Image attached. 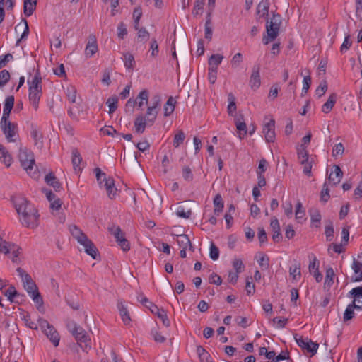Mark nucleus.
I'll list each match as a JSON object with an SVG mask.
<instances>
[{
	"label": "nucleus",
	"instance_id": "1",
	"mask_svg": "<svg viewBox=\"0 0 362 362\" xmlns=\"http://www.w3.org/2000/svg\"><path fill=\"white\" fill-rule=\"evenodd\" d=\"M11 201L20 216L19 221L22 225L27 228H36L38 226L40 215L34 205L19 194L13 196Z\"/></svg>",
	"mask_w": 362,
	"mask_h": 362
},
{
	"label": "nucleus",
	"instance_id": "2",
	"mask_svg": "<svg viewBox=\"0 0 362 362\" xmlns=\"http://www.w3.org/2000/svg\"><path fill=\"white\" fill-rule=\"evenodd\" d=\"M161 107V97L156 94L153 96L151 104L148 106L145 115H138L134 120L135 132L142 134L147 126H152L157 118Z\"/></svg>",
	"mask_w": 362,
	"mask_h": 362
},
{
	"label": "nucleus",
	"instance_id": "3",
	"mask_svg": "<svg viewBox=\"0 0 362 362\" xmlns=\"http://www.w3.org/2000/svg\"><path fill=\"white\" fill-rule=\"evenodd\" d=\"M16 272L21 278L24 288L28 293L33 302L37 305V308L39 310L43 305V299L38 291L35 283L32 279L30 275L21 267H18Z\"/></svg>",
	"mask_w": 362,
	"mask_h": 362
},
{
	"label": "nucleus",
	"instance_id": "4",
	"mask_svg": "<svg viewBox=\"0 0 362 362\" xmlns=\"http://www.w3.org/2000/svg\"><path fill=\"white\" fill-rule=\"evenodd\" d=\"M18 158L21 166L26 170L28 174L34 179H37L39 177V172L36 169L34 170L35 163L33 152L25 148H21Z\"/></svg>",
	"mask_w": 362,
	"mask_h": 362
},
{
	"label": "nucleus",
	"instance_id": "5",
	"mask_svg": "<svg viewBox=\"0 0 362 362\" xmlns=\"http://www.w3.org/2000/svg\"><path fill=\"white\" fill-rule=\"evenodd\" d=\"M67 327L83 351L87 352L90 349V344L86 332L74 321L69 322Z\"/></svg>",
	"mask_w": 362,
	"mask_h": 362
},
{
	"label": "nucleus",
	"instance_id": "6",
	"mask_svg": "<svg viewBox=\"0 0 362 362\" xmlns=\"http://www.w3.org/2000/svg\"><path fill=\"white\" fill-rule=\"evenodd\" d=\"M281 24V17L279 14L274 13L270 21H267L266 30L267 37H264L262 39L264 45H267L269 42L276 38L279 35Z\"/></svg>",
	"mask_w": 362,
	"mask_h": 362
},
{
	"label": "nucleus",
	"instance_id": "7",
	"mask_svg": "<svg viewBox=\"0 0 362 362\" xmlns=\"http://www.w3.org/2000/svg\"><path fill=\"white\" fill-rule=\"evenodd\" d=\"M108 230L115 237L118 245L124 252H127L130 250V243L126 239L125 233L122 232L119 226L112 225L108 227Z\"/></svg>",
	"mask_w": 362,
	"mask_h": 362
},
{
	"label": "nucleus",
	"instance_id": "8",
	"mask_svg": "<svg viewBox=\"0 0 362 362\" xmlns=\"http://www.w3.org/2000/svg\"><path fill=\"white\" fill-rule=\"evenodd\" d=\"M39 325L54 346H57L59 343L60 337L54 327L47 320L41 318L39 319Z\"/></svg>",
	"mask_w": 362,
	"mask_h": 362
},
{
	"label": "nucleus",
	"instance_id": "9",
	"mask_svg": "<svg viewBox=\"0 0 362 362\" xmlns=\"http://www.w3.org/2000/svg\"><path fill=\"white\" fill-rule=\"evenodd\" d=\"M294 339L297 344L303 350H306L308 352L311 354V356H314L318 349L319 344L316 342L312 341V340L308 337L303 338L299 337L297 334L294 335Z\"/></svg>",
	"mask_w": 362,
	"mask_h": 362
},
{
	"label": "nucleus",
	"instance_id": "10",
	"mask_svg": "<svg viewBox=\"0 0 362 362\" xmlns=\"http://www.w3.org/2000/svg\"><path fill=\"white\" fill-rule=\"evenodd\" d=\"M0 126L8 141H15L13 136H15L16 133V129L17 128V125L15 123L10 122L8 119H6L4 121V119H1Z\"/></svg>",
	"mask_w": 362,
	"mask_h": 362
},
{
	"label": "nucleus",
	"instance_id": "11",
	"mask_svg": "<svg viewBox=\"0 0 362 362\" xmlns=\"http://www.w3.org/2000/svg\"><path fill=\"white\" fill-rule=\"evenodd\" d=\"M260 65L259 64H256L252 66V74L250 77L249 83L250 88L255 90H257L261 85V78H260Z\"/></svg>",
	"mask_w": 362,
	"mask_h": 362
},
{
	"label": "nucleus",
	"instance_id": "12",
	"mask_svg": "<svg viewBox=\"0 0 362 362\" xmlns=\"http://www.w3.org/2000/svg\"><path fill=\"white\" fill-rule=\"evenodd\" d=\"M347 296L354 298L352 303H355L356 310H362V286L354 288L349 292Z\"/></svg>",
	"mask_w": 362,
	"mask_h": 362
},
{
	"label": "nucleus",
	"instance_id": "13",
	"mask_svg": "<svg viewBox=\"0 0 362 362\" xmlns=\"http://www.w3.org/2000/svg\"><path fill=\"white\" fill-rule=\"evenodd\" d=\"M263 133L267 142H274L275 140V121L272 119L263 127Z\"/></svg>",
	"mask_w": 362,
	"mask_h": 362
},
{
	"label": "nucleus",
	"instance_id": "14",
	"mask_svg": "<svg viewBox=\"0 0 362 362\" xmlns=\"http://www.w3.org/2000/svg\"><path fill=\"white\" fill-rule=\"evenodd\" d=\"M28 83L29 85V91H42V76L39 70H36L31 80H28Z\"/></svg>",
	"mask_w": 362,
	"mask_h": 362
},
{
	"label": "nucleus",
	"instance_id": "15",
	"mask_svg": "<svg viewBox=\"0 0 362 362\" xmlns=\"http://www.w3.org/2000/svg\"><path fill=\"white\" fill-rule=\"evenodd\" d=\"M270 226L272 232V239L275 243H279L282 240V235L280 232V225L279 220L273 217L271 220Z\"/></svg>",
	"mask_w": 362,
	"mask_h": 362
},
{
	"label": "nucleus",
	"instance_id": "16",
	"mask_svg": "<svg viewBox=\"0 0 362 362\" xmlns=\"http://www.w3.org/2000/svg\"><path fill=\"white\" fill-rule=\"evenodd\" d=\"M85 248V252L90 255L93 259H96L98 254V250L95 246L93 243L88 238L84 240L83 244H81Z\"/></svg>",
	"mask_w": 362,
	"mask_h": 362
},
{
	"label": "nucleus",
	"instance_id": "17",
	"mask_svg": "<svg viewBox=\"0 0 362 362\" xmlns=\"http://www.w3.org/2000/svg\"><path fill=\"white\" fill-rule=\"evenodd\" d=\"M14 105V97L13 95L8 96L4 103V107L3 110V115L1 119L6 120L9 118L11 112Z\"/></svg>",
	"mask_w": 362,
	"mask_h": 362
},
{
	"label": "nucleus",
	"instance_id": "18",
	"mask_svg": "<svg viewBox=\"0 0 362 362\" xmlns=\"http://www.w3.org/2000/svg\"><path fill=\"white\" fill-rule=\"evenodd\" d=\"M343 177V172L340 167L338 165L334 166V170H332L329 175V181L332 183L333 185H338Z\"/></svg>",
	"mask_w": 362,
	"mask_h": 362
},
{
	"label": "nucleus",
	"instance_id": "19",
	"mask_svg": "<svg viewBox=\"0 0 362 362\" xmlns=\"http://www.w3.org/2000/svg\"><path fill=\"white\" fill-rule=\"evenodd\" d=\"M69 230L72 236L76 239L80 244H83L84 240L88 238V236L76 225H71L69 226Z\"/></svg>",
	"mask_w": 362,
	"mask_h": 362
},
{
	"label": "nucleus",
	"instance_id": "20",
	"mask_svg": "<svg viewBox=\"0 0 362 362\" xmlns=\"http://www.w3.org/2000/svg\"><path fill=\"white\" fill-rule=\"evenodd\" d=\"M235 124L240 134L239 137L242 139L247 132V126L243 115H239L235 118Z\"/></svg>",
	"mask_w": 362,
	"mask_h": 362
},
{
	"label": "nucleus",
	"instance_id": "21",
	"mask_svg": "<svg viewBox=\"0 0 362 362\" xmlns=\"http://www.w3.org/2000/svg\"><path fill=\"white\" fill-rule=\"evenodd\" d=\"M104 187L106 189L108 197L111 199H115L117 189L115 187V180L112 177H108L107 180L104 184Z\"/></svg>",
	"mask_w": 362,
	"mask_h": 362
},
{
	"label": "nucleus",
	"instance_id": "22",
	"mask_svg": "<svg viewBox=\"0 0 362 362\" xmlns=\"http://www.w3.org/2000/svg\"><path fill=\"white\" fill-rule=\"evenodd\" d=\"M30 129V136L35 141V145L38 148H41L43 144L42 134L40 133L37 126L34 124H31Z\"/></svg>",
	"mask_w": 362,
	"mask_h": 362
},
{
	"label": "nucleus",
	"instance_id": "23",
	"mask_svg": "<svg viewBox=\"0 0 362 362\" xmlns=\"http://www.w3.org/2000/svg\"><path fill=\"white\" fill-rule=\"evenodd\" d=\"M117 308L123 322L126 325H129L131 322V318L127 308L125 306L122 301H118Z\"/></svg>",
	"mask_w": 362,
	"mask_h": 362
},
{
	"label": "nucleus",
	"instance_id": "24",
	"mask_svg": "<svg viewBox=\"0 0 362 362\" xmlns=\"http://www.w3.org/2000/svg\"><path fill=\"white\" fill-rule=\"evenodd\" d=\"M37 0H23V13L25 16H30L36 9Z\"/></svg>",
	"mask_w": 362,
	"mask_h": 362
},
{
	"label": "nucleus",
	"instance_id": "25",
	"mask_svg": "<svg viewBox=\"0 0 362 362\" xmlns=\"http://www.w3.org/2000/svg\"><path fill=\"white\" fill-rule=\"evenodd\" d=\"M98 51V45L95 40V37L93 36L90 38V40L88 42L86 48H85V54L87 57H91L95 54Z\"/></svg>",
	"mask_w": 362,
	"mask_h": 362
},
{
	"label": "nucleus",
	"instance_id": "26",
	"mask_svg": "<svg viewBox=\"0 0 362 362\" xmlns=\"http://www.w3.org/2000/svg\"><path fill=\"white\" fill-rule=\"evenodd\" d=\"M45 180L46 183L48 185L52 187L55 189V191H59L62 189V185L59 183L57 178L53 173L51 172L48 173L45 176Z\"/></svg>",
	"mask_w": 362,
	"mask_h": 362
},
{
	"label": "nucleus",
	"instance_id": "27",
	"mask_svg": "<svg viewBox=\"0 0 362 362\" xmlns=\"http://www.w3.org/2000/svg\"><path fill=\"white\" fill-rule=\"evenodd\" d=\"M334 272L332 267L326 269L325 279L324 282V290L329 291L334 283Z\"/></svg>",
	"mask_w": 362,
	"mask_h": 362
},
{
	"label": "nucleus",
	"instance_id": "28",
	"mask_svg": "<svg viewBox=\"0 0 362 362\" xmlns=\"http://www.w3.org/2000/svg\"><path fill=\"white\" fill-rule=\"evenodd\" d=\"M148 98H149V92L146 89H144L137 95L136 98L135 99L137 100V105L139 109H142L144 104L148 105Z\"/></svg>",
	"mask_w": 362,
	"mask_h": 362
},
{
	"label": "nucleus",
	"instance_id": "29",
	"mask_svg": "<svg viewBox=\"0 0 362 362\" xmlns=\"http://www.w3.org/2000/svg\"><path fill=\"white\" fill-rule=\"evenodd\" d=\"M42 91H29V100L35 110H37L38 109L39 101L40 100V98L42 97Z\"/></svg>",
	"mask_w": 362,
	"mask_h": 362
},
{
	"label": "nucleus",
	"instance_id": "30",
	"mask_svg": "<svg viewBox=\"0 0 362 362\" xmlns=\"http://www.w3.org/2000/svg\"><path fill=\"white\" fill-rule=\"evenodd\" d=\"M42 91H29V100L35 110H37L38 109L39 101L40 100V98L42 97Z\"/></svg>",
	"mask_w": 362,
	"mask_h": 362
},
{
	"label": "nucleus",
	"instance_id": "31",
	"mask_svg": "<svg viewBox=\"0 0 362 362\" xmlns=\"http://www.w3.org/2000/svg\"><path fill=\"white\" fill-rule=\"evenodd\" d=\"M269 3L267 0L259 2L257 8V14L259 17H267L269 15Z\"/></svg>",
	"mask_w": 362,
	"mask_h": 362
},
{
	"label": "nucleus",
	"instance_id": "32",
	"mask_svg": "<svg viewBox=\"0 0 362 362\" xmlns=\"http://www.w3.org/2000/svg\"><path fill=\"white\" fill-rule=\"evenodd\" d=\"M337 97L336 93H332L329 96L328 100L322 107V111L323 112L329 113L332 110L334 104L336 103Z\"/></svg>",
	"mask_w": 362,
	"mask_h": 362
},
{
	"label": "nucleus",
	"instance_id": "33",
	"mask_svg": "<svg viewBox=\"0 0 362 362\" xmlns=\"http://www.w3.org/2000/svg\"><path fill=\"white\" fill-rule=\"evenodd\" d=\"M310 215L312 227L319 228L322 218L320 211L317 209L310 210Z\"/></svg>",
	"mask_w": 362,
	"mask_h": 362
},
{
	"label": "nucleus",
	"instance_id": "34",
	"mask_svg": "<svg viewBox=\"0 0 362 362\" xmlns=\"http://www.w3.org/2000/svg\"><path fill=\"white\" fill-rule=\"evenodd\" d=\"M354 309H356L354 303H351L347 305L343 316V320L344 322H346L354 317Z\"/></svg>",
	"mask_w": 362,
	"mask_h": 362
},
{
	"label": "nucleus",
	"instance_id": "35",
	"mask_svg": "<svg viewBox=\"0 0 362 362\" xmlns=\"http://www.w3.org/2000/svg\"><path fill=\"white\" fill-rule=\"evenodd\" d=\"M204 31H205V35H204L205 38L206 40H208L209 41H210L212 38V34H213V30H212V27H211V12H208V13H207L206 20L205 26H204Z\"/></svg>",
	"mask_w": 362,
	"mask_h": 362
},
{
	"label": "nucleus",
	"instance_id": "36",
	"mask_svg": "<svg viewBox=\"0 0 362 362\" xmlns=\"http://www.w3.org/2000/svg\"><path fill=\"white\" fill-rule=\"evenodd\" d=\"M123 57L124 59V66L127 69L132 71L136 65L134 56L132 54L127 52L123 54Z\"/></svg>",
	"mask_w": 362,
	"mask_h": 362
},
{
	"label": "nucleus",
	"instance_id": "37",
	"mask_svg": "<svg viewBox=\"0 0 362 362\" xmlns=\"http://www.w3.org/2000/svg\"><path fill=\"white\" fill-rule=\"evenodd\" d=\"M214 212L218 216L223 211L224 206L223 201L220 194H217L214 198Z\"/></svg>",
	"mask_w": 362,
	"mask_h": 362
},
{
	"label": "nucleus",
	"instance_id": "38",
	"mask_svg": "<svg viewBox=\"0 0 362 362\" xmlns=\"http://www.w3.org/2000/svg\"><path fill=\"white\" fill-rule=\"evenodd\" d=\"M0 159L7 167L11 165L12 158L5 147L1 144H0Z\"/></svg>",
	"mask_w": 362,
	"mask_h": 362
},
{
	"label": "nucleus",
	"instance_id": "39",
	"mask_svg": "<svg viewBox=\"0 0 362 362\" xmlns=\"http://www.w3.org/2000/svg\"><path fill=\"white\" fill-rule=\"evenodd\" d=\"M71 153H72L71 161H72L74 169L76 171L80 170H81L80 164L82 161V158L81 156V154L77 149H74L72 151Z\"/></svg>",
	"mask_w": 362,
	"mask_h": 362
},
{
	"label": "nucleus",
	"instance_id": "40",
	"mask_svg": "<svg viewBox=\"0 0 362 362\" xmlns=\"http://www.w3.org/2000/svg\"><path fill=\"white\" fill-rule=\"evenodd\" d=\"M175 101L173 97H170L164 105V116H170L175 110Z\"/></svg>",
	"mask_w": 362,
	"mask_h": 362
},
{
	"label": "nucleus",
	"instance_id": "41",
	"mask_svg": "<svg viewBox=\"0 0 362 362\" xmlns=\"http://www.w3.org/2000/svg\"><path fill=\"white\" fill-rule=\"evenodd\" d=\"M295 215L296 219L298 222H301L305 219V211L303 207L302 203L300 201H298L296 204Z\"/></svg>",
	"mask_w": 362,
	"mask_h": 362
},
{
	"label": "nucleus",
	"instance_id": "42",
	"mask_svg": "<svg viewBox=\"0 0 362 362\" xmlns=\"http://www.w3.org/2000/svg\"><path fill=\"white\" fill-rule=\"evenodd\" d=\"M177 243L182 249H187L190 245V240L187 235H177Z\"/></svg>",
	"mask_w": 362,
	"mask_h": 362
},
{
	"label": "nucleus",
	"instance_id": "43",
	"mask_svg": "<svg viewBox=\"0 0 362 362\" xmlns=\"http://www.w3.org/2000/svg\"><path fill=\"white\" fill-rule=\"evenodd\" d=\"M137 37L140 42H146L150 38V33L145 28H139L138 26Z\"/></svg>",
	"mask_w": 362,
	"mask_h": 362
},
{
	"label": "nucleus",
	"instance_id": "44",
	"mask_svg": "<svg viewBox=\"0 0 362 362\" xmlns=\"http://www.w3.org/2000/svg\"><path fill=\"white\" fill-rule=\"evenodd\" d=\"M94 172L98 184L101 187H104V184L107 180L108 177H106L105 173H103L100 168H95Z\"/></svg>",
	"mask_w": 362,
	"mask_h": 362
},
{
	"label": "nucleus",
	"instance_id": "45",
	"mask_svg": "<svg viewBox=\"0 0 362 362\" xmlns=\"http://www.w3.org/2000/svg\"><path fill=\"white\" fill-rule=\"evenodd\" d=\"M334 226L333 223L331 221H327V224L325 226V234L326 236L327 241H332L334 238Z\"/></svg>",
	"mask_w": 362,
	"mask_h": 362
},
{
	"label": "nucleus",
	"instance_id": "46",
	"mask_svg": "<svg viewBox=\"0 0 362 362\" xmlns=\"http://www.w3.org/2000/svg\"><path fill=\"white\" fill-rule=\"evenodd\" d=\"M297 153H298V158L300 163L309 160L308 152L305 146H300V147L298 149Z\"/></svg>",
	"mask_w": 362,
	"mask_h": 362
},
{
	"label": "nucleus",
	"instance_id": "47",
	"mask_svg": "<svg viewBox=\"0 0 362 362\" xmlns=\"http://www.w3.org/2000/svg\"><path fill=\"white\" fill-rule=\"evenodd\" d=\"M185 139V133L182 130H179L174 136L173 146L178 148L184 142Z\"/></svg>",
	"mask_w": 362,
	"mask_h": 362
},
{
	"label": "nucleus",
	"instance_id": "48",
	"mask_svg": "<svg viewBox=\"0 0 362 362\" xmlns=\"http://www.w3.org/2000/svg\"><path fill=\"white\" fill-rule=\"evenodd\" d=\"M16 245L11 243H8L2 239V242L0 243V252L6 255L8 254L13 247H15Z\"/></svg>",
	"mask_w": 362,
	"mask_h": 362
},
{
	"label": "nucleus",
	"instance_id": "49",
	"mask_svg": "<svg viewBox=\"0 0 362 362\" xmlns=\"http://www.w3.org/2000/svg\"><path fill=\"white\" fill-rule=\"evenodd\" d=\"M154 314L156 315L158 317H159L162 320L164 326L167 327L170 326V320L168 317L165 310H164L163 309H160L158 308V312H156V313Z\"/></svg>",
	"mask_w": 362,
	"mask_h": 362
},
{
	"label": "nucleus",
	"instance_id": "50",
	"mask_svg": "<svg viewBox=\"0 0 362 362\" xmlns=\"http://www.w3.org/2000/svg\"><path fill=\"white\" fill-rule=\"evenodd\" d=\"M142 16V10L141 7H136L134 8L133 12V18L134 21V29L138 30V26L139 25V21Z\"/></svg>",
	"mask_w": 362,
	"mask_h": 362
},
{
	"label": "nucleus",
	"instance_id": "51",
	"mask_svg": "<svg viewBox=\"0 0 362 362\" xmlns=\"http://www.w3.org/2000/svg\"><path fill=\"white\" fill-rule=\"evenodd\" d=\"M22 320L24 321L25 325L32 329H37V324L31 320L30 315L29 313H25L22 317Z\"/></svg>",
	"mask_w": 362,
	"mask_h": 362
},
{
	"label": "nucleus",
	"instance_id": "52",
	"mask_svg": "<svg viewBox=\"0 0 362 362\" xmlns=\"http://www.w3.org/2000/svg\"><path fill=\"white\" fill-rule=\"evenodd\" d=\"M118 98L116 96L110 97L107 99L106 103L109 106V113H113L117 108Z\"/></svg>",
	"mask_w": 362,
	"mask_h": 362
},
{
	"label": "nucleus",
	"instance_id": "53",
	"mask_svg": "<svg viewBox=\"0 0 362 362\" xmlns=\"http://www.w3.org/2000/svg\"><path fill=\"white\" fill-rule=\"evenodd\" d=\"M290 275L292 276L293 280L296 279V276L300 277V264L297 263L289 268Z\"/></svg>",
	"mask_w": 362,
	"mask_h": 362
},
{
	"label": "nucleus",
	"instance_id": "54",
	"mask_svg": "<svg viewBox=\"0 0 362 362\" xmlns=\"http://www.w3.org/2000/svg\"><path fill=\"white\" fill-rule=\"evenodd\" d=\"M223 59V56L219 54H212L208 61L209 65H215L218 66Z\"/></svg>",
	"mask_w": 362,
	"mask_h": 362
},
{
	"label": "nucleus",
	"instance_id": "55",
	"mask_svg": "<svg viewBox=\"0 0 362 362\" xmlns=\"http://www.w3.org/2000/svg\"><path fill=\"white\" fill-rule=\"evenodd\" d=\"M204 6V0H195L192 13L197 16L202 13Z\"/></svg>",
	"mask_w": 362,
	"mask_h": 362
},
{
	"label": "nucleus",
	"instance_id": "56",
	"mask_svg": "<svg viewBox=\"0 0 362 362\" xmlns=\"http://www.w3.org/2000/svg\"><path fill=\"white\" fill-rule=\"evenodd\" d=\"M11 76L8 71L4 69L0 71V87L4 86L10 80Z\"/></svg>",
	"mask_w": 362,
	"mask_h": 362
},
{
	"label": "nucleus",
	"instance_id": "57",
	"mask_svg": "<svg viewBox=\"0 0 362 362\" xmlns=\"http://www.w3.org/2000/svg\"><path fill=\"white\" fill-rule=\"evenodd\" d=\"M330 198L329 191L327 182H325L320 192V201L326 203Z\"/></svg>",
	"mask_w": 362,
	"mask_h": 362
},
{
	"label": "nucleus",
	"instance_id": "58",
	"mask_svg": "<svg viewBox=\"0 0 362 362\" xmlns=\"http://www.w3.org/2000/svg\"><path fill=\"white\" fill-rule=\"evenodd\" d=\"M66 96L68 98V100L72 103H75L76 100V90L74 87L70 86L67 87L66 88Z\"/></svg>",
	"mask_w": 362,
	"mask_h": 362
},
{
	"label": "nucleus",
	"instance_id": "59",
	"mask_svg": "<svg viewBox=\"0 0 362 362\" xmlns=\"http://www.w3.org/2000/svg\"><path fill=\"white\" fill-rule=\"evenodd\" d=\"M209 256L213 260H216L219 257V250L213 242L210 244Z\"/></svg>",
	"mask_w": 362,
	"mask_h": 362
},
{
	"label": "nucleus",
	"instance_id": "60",
	"mask_svg": "<svg viewBox=\"0 0 362 362\" xmlns=\"http://www.w3.org/2000/svg\"><path fill=\"white\" fill-rule=\"evenodd\" d=\"M182 177L185 180L191 182L193 180V174L191 168L189 166H184L182 168Z\"/></svg>",
	"mask_w": 362,
	"mask_h": 362
},
{
	"label": "nucleus",
	"instance_id": "61",
	"mask_svg": "<svg viewBox=\"0 0 362 362\" xmlns=\"http://www.w3.org/2000/svg\"><path fill=\"white\" fill-rule=\"evenodd\" d=\"M127 35L126 25L123 22H120L117 26V36L122 40Z\"/></svg>",
	"mask_w": 362,
	"mask_h": 362
},
{
	"label": "nucleus",
	"instance_id": "62",
	"mask_svg": "<svg viewBox=\"0 0 362 362\" xmlns=\"http://www.w3.org/2000/svg\"><path fill=\"white\" fill-rule=\"evenodd\" d=\"M282 207L284 209V211L285 215H286V216L288 218H291L292 215H293V205H292V203L290 201L286 202L285 203H284L282 204Z\"/></svg>",
	"mask_w": 362,
	"mask_h": 362
},
{
	"label": "nucleus",
	"instance_id": "63",
	"mask_svg": "<svg viewBox=\"0 0 362 362\" xmlns=\"http://www.w3.org/2000/svg\"><path fill=\"white\" fill-rule=\"evenodd\" d=\"M68 115L74 120H78V116L80 115V111L76 106L70 107L68 110Z\"/></svg>",
	"mask_w": 362,
	"mask_h": 362
},
{
	"label": "nucleus",
	"instance_id": "64",
	"mask_svg": "<svg viewBox=\"0 0 362 362\" xmlns=\"http://www.w3.org/2000/svg\"><path fill=\"white\" fill-rule=\"evenodd\" d=\"M5 296H6L8 297V298L11 300V301H13V298H16V297H18L20 296V293H18L15 287L13 286H10L5 292Z\"/></svg>",
	"mask_w": 362,
	"mask_h": 362
}]
</instances>
